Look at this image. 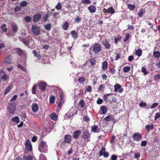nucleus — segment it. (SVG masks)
<instances>
[{
  "instance_id": "c85d7f7f",
  "label": "nucleus",
  "mask_w": 160,
  "mask_h": 160,
  "mask_svg": "<svg viewBox=\"0 0 160 160\" xmlns=\"http://www.w3.org/2000/svg\"><path fill=\"white\" fill-rule=\"evenodd\" d=\"M12 121L13 122H15L17 123H18L20 122V119L17 116H15L12 118Z\"/></svg>"
},
{
  "instance_id": "ddd939ff",
  "label": "nucleus",
  "mask_w": 160,
  "mask_h": 160,
  "mask_svg": "<svg viewBox=\"0 0 160 160\" xmlns=\"http://www.w3.org/2000/svg\"><path fill=\"white\" fill-rule=\"evenodd\" d=\"M26 148L30 151L32 150V146L30 142L28 140H27L26 142Z\"/></svg>"
},
{
  "instance_id": "393cba45",
  "label": "nucleus",
  "mask_w": 160,
  "mask_h": 160,
  "mask_svg": "<svg viewBox=\"0 0 160 160\" xmlns=\"http://www.w3.org/2000/svg\"><path fill=\"white\" fill-rule=\"evenodd\" d=\"M112 95V94L111 93H110L106 94L103 96V99L105 102H107L109 101V100L108 98V97L110 95Z\"/></svg>"
},
{
  "instance_id": "603ef678",
  "label": "nucleus",
  "mask_w": 160,
  "mask_h": 160,
  "mask_svg": "<svg viewBox=\"0 0 160 160\" xmlns=\"http://www.w3.org/2000/svg\"><path fill=\"white\" fill-rule=\"evenodd\" d=\"M11 86H10L9 87H8L5 90V91L4 92V94L5 95H6L12 89Z\"/></svg>"
},
{
  "instance_id": "4be33fe9",
  "label": "nucleus",
  "mask_w": 160,
  "mask_h": 160,
  "mask_svg": "<svg viewBox=\"0 0 160 160\" xmlns=\"http://www.w3.org/2000/svg\"><path fill=\"white\" fill-rule=\"evenodd\" d=\"M72 37L74 39H76L78 37V33L75 30H72L71 32Z\"/></svg>"
},
{
  "instance_id": "8fccbe9b",
  "label": "nucleus",
  "mask_w": 160,
  "mask_h": 160,
  "mask_svg": "<svg viewBox=\"0 0 160 160\" xmlns=\"http://www.w3.org/2000/svg\"><path fill=\"white\" fill-rule=\"evenodd\" d=\"M27 4V2L26 1H23L20 3V6L21 7H26Z\"/></svg>"
},
{
  "instance_id": "6e6d98bb",
  "label": "nucleus",
  "mask_w": 160,
  "mask_h": 160,
  "mask_svg": "<svg viewBox=\"0 0 160 160\" xmlns=\"http://www.w3.org/2000/svg\"><path fill=\"white\" fill-rule=\"evenodd\" d=\"M122 39V37L118 35V37L117 38L114 39V42L115 43H117L118 42L121 40Z\"/></svg>"
},
{
  "instance_id": "e2e57ef3",
  "label": "nucleus",
  "mask_w": 160,
  "mask_h": 160,
  "mask_svg": "<svg viewBox=\"0 0 160 160\" xmlns=\"http://www.w3.org/2000/svg\"><path fill=\"white\" fill-rule=\"evenodd\" d=\"M83 120L86 122H87L90 121V119L87 116H84V117L83 118Z\"/></svg>"
},
{
  "instance_id": "4468645a",
  "label": "nucleus",
  "mask_w": 160,
  "mask_h": 160,
  "mask_svg": "<svg viewBox=\"0 0 160 160\" xmlns=\"http://www.w3.org/2000/svg\"><path fill=\"white\" fill-rule=\"evenodd\" d=\"M38 106L37 103H33L32 105V109L34 112H36L38 111Z\"/></svg>"
},
{
  "instance_id": "423d86ee",
  "label": "nucleus",
  "mask_w": 160,
  "mask_h": 160,
  "mask_svg": "<svg viewBox=\"0 0 160 160\" xmlns=\"http://www.w3.org/2000/svg\"><path fill=\"white\" fill-rule=\"evenodd\" d=\"M63 141L66 143H71L72 141V136L69 134L65 135L63 138Z\"/></svg>"
},
{
  "instance_id": "6e6552de",
  "label": "nucleus",
  "mask_w": 160,
  "mask_h": 160,
  "mask_svg": "<svg viewBox=\"0 0 160 160\" xmlns=\"http://www.w3.org/2000/svg\"><path fill=\"white\" fill-rule=\"evenodd\" d=\"M81 134L82 132L80 130H78L76 131L73 133V137L75 139H78Z\"/></svg>"
},
{
  "instance_id": "a878e982",
  "label": "nucleus",
  "mask_w": 160,
  "mask_h": 160,
  "mask_svg": "<svg viewBox=\"0 0 160 160\" xmlns=\"http://www.w3.org/2000/svg\"><path fill=\"white\" fill-rule=\"evenodd\" d=\"M69 26V24L67 21H65L63 23V25L62 26L63 29L64 30H67L68 29Z\"/></svg>"
},
{
  "instance_id": "e433bc0d",
  "label": "nucleus",
  "mask_w": 160,
  "mask_h": 160,
  "mask_svg": "<svg viewBox=\"0 0 160 160\" xmlns=\"http://www.w3.org/2000/svg\"><path fill=\"white\" fill-rule=\"evenodd\" d=\"M17 52L19 56H21L23 53L22 50L19 48H18L16 49Z\"/></svg>"
},
{
  "instance_id": "cd10ccee",
  "label": "nucleus",
  "mask_w": 160,
  "mask_h": 160,
  "mask_svg": "<svg viewBox=\"0 0 160 160\" xmlns=\"http://www.w3.org/2000/svg\"><path fill=\"white\" fill-rule=\"evenodd\" d=\"M11 28L13 32H16L18 30V28L17 25L13 24L11 26Z\"/></svg>"
},
{
  "instance_id": "2eb2a0df",
  "label": "nucleus",
  "mask_w": 160,
  "mask_h": 160,
  "mask_svg": "<svg viewBox=\"0 0 160 160\" xmlns=\"http://www.w3.org/2000/svg\"><path fill=\"white\" fill-rule=\"evenodd\" d=\"M91 130L93 132H98L100 131V129L98 128V126L94 125L92 126Z\"/></svg>"
},
{
  "instance_id": "f704fd0d",
  "label": "nucleus",
  "mask_w": 160,
  "mask_h": 160,
  "mask_svg": "<svg viewBox=\"0 0 160 160\" xmlns=\"http://www.w3.org/2000/svg\"><path fill=\"white\" fill-rule=\"evenodd\" d=\"M92 88L90 86L88 85L87 87L86 88L85 91L84 92V94H86V92H91L92 91Z\"/></svg>"
},
{
  "instance_id": "7c9ffc66",
  "label": "nucleus",
  "mask_w": 160,
  "mask_h": 160,
  "mask_svg": "<svg viewBox=\"0 0 160 160\" xmlns=\"http://www.w3.org/2000/svg\"><path fill=\"white\" fill-rule=\"evenodd\" d=\"M6 24H3L1 26L0 28L2 32H5L7 31V28L6 27Z\"/></svg>"
},
{
  "instance_id": "49530a36",
  "label": "nucleus",
  "mask_w": 160,
  "mask_h": 160,
  "mask_svg": "<svg viewBox=\"0 0 160 160\" xmlns=\"http://www.w3.org/2000/svg\"><path fill=\"white\" fill-rule=\"evenodd\" d=\"M33 157L32 156L29 155L27 157L26 156L23 157V159L24 160H32Z\"/></svg>"
},
{
  "instance_id": "0eeeda50",
  "label": "nucleus",
  "mask_w": 160,
  "mask_h": 160,
  "mask_svg": "<svg viewBox=\"0 0 160 160\" xmlns=\"http://www.w3.org/2000/svg\"><path fill=\"white\" fill-rule=\"evenodd\" d=\"M38 87L41 91H45L46 90V83L45 82H41L38 84Z\"/></svg>"
},
{
  "instance_id": "72a5a7b5",
  "label": "nucleus",
  "mask_w": 160,
  "mask_h": 160,
  "mask_svg": "<svg viewBox=\"0 0 160 160\" xmlns=\"http://www.w3.org/2000/svg\"><path fill=\"white\" fill-rule=\"evenodd\" d=\"M85 80V79L83 77H81L78 79V81L80 83H84Z\"/></svg>"
},
{
  "instance_id": "39448f33",
  "label": "nucleus",
  "mask_w": 160,
  "mask_h": 160,
  "mask_svg": "<svg viewBox=\"0 0 160 160\" xmlns=\"http://www.w3.org/2000/svg\"><path fill=\"white\" fill-rule=\"evenodd\" d=\"M32 31L33 34L36 36L40 34L39 29L35 25L32 26Z\"/></svg>"
},
{
  "instance_id": "7ed1b4c3",
  "label": "nucleus",
  "mask_w": 160,
  "mask_h": 160,
  "mask_svg": "<svg viewBox=\"0 0 160 160\" xmlns=\"http://www.w3.org/2000/svg\"><path fill=\"white\" fill-rule=\"evenodd\" d=\"M101 44L99 43H95L93 45V52L96 54H98L101 49Z\"/></svg>"
},
{
  "instance_id": "052dcab7",
  "label": "nucleus",
  "mask_w": 160,
  "mask_h": 160,
  "mask_svg": "<svg viewBox=\"0 0 160 160\" xmlns=\"http://www.w3.org/2000/svg\"><path fill=\"white\" fill-rule=\"evenodd\" d=\"M109 71L112 75L115 73L116 71V70L113 68H111Z\"/></svg>"
},
{
  "instance_id": "ea45409f",
  "label": "nucleus",
  "mask_w": 160,
  "mask_h": 160,
  "mask_svg": "<svg viewBox=\"0 0 160 160\" xmlns=\"http://www.w3.org/2000/svg\"><path fill=\"white\" fill-rule=\"evenodd\" d=\"M17 67L18 68H20L24 72L26 71V68L24 66H22L20 64H18Z\"/></svg>"
},
{
  "instance_id": "bf43d9fd",
  "label": "nucleus",
  "mask_w": 160,
  "mask_h": 160,
  "mask_svg": "<svg viewBox=\"0 0 160 160\" xmlns=\"http://www.w3.org/2000/svg\"><path fill=\"white\" fill-rule=\"evenodd\" d=\"M160 78V75L159 74H157L155 75L154 79L155 81L158 80Z\"/></svg>"
},
{
  "instance_id": "79ce46f5",
  "label": "nucleus",
  "mask_w": 160,
  "mask_h": 160,
  "mask_svg": "<svg viewBox=\"0 0 160 160\" xmlns=\"http://www.w3.org/2000/svg\"><path fill=\"white\" fill-rule=\"evenodd\" d=\"M154 127L153 125L152 124L151 126L149 125H147L146 126L145 128L147 131H149L150 130V129H152Z\"/></svg>"
},
{
  "instance_id": "4c0bfd02",
  "label": "nucleus",
  "mask_w": 160,
  "mask_h": 160,
  "mask_svg": "<svg viewBox=\"0 0 160 160\" xmlns=\"http://www.w3.org/2000/svg\"><path fill=\"white\" fill-rule=\"evenodd\" d=\"M135 8L134 5L131 4H128V8L130 10H133Z\"/></svg>"
},
{
  "instance_id": "a19ab883",
  "label": "nucleus",
  "mask_w": 160,
  "mask_h": 160,
  "mask_svg": "<svg viewBox=\"0 0 160 160\" xmlns=\"http://www.w3.org/2000/svg\"><path fill=\"white\" fill-rule=\"evenodd\" d=\"M105 152V149L104 147H103L100 151L99 153V156L103 155V153Z\"/></svg>"
},
{
  "instance_id": "09e8293b",
  "label": "nucleus",
  "mask_w": 160,
  "mask_h": 160,
  "mask_svg": "<svg viewBox=\"0 0 160 160\" xmlns=\"http://www.w3.org/2000/svg\"><path fill=\"white\" fill-rule=\"evenodd\" d=\"M55 100V96H51L50 98V102L51 103H53Z\"/></svg>"
},
{
  "instance_id": "9b49d317",
  "label": "nucleus",
  "mask_w": 160,
  "mask_h": 160,
  "mask_svg": "<svg viewBox=\"0 0 160 160\" xmlns=\"http://www.w3.org/2000/svg\"><path fill=\"white\" fill-rule=\"evenodd\" d=\"M82 138L84 140L87 139L89 138L90 137V134L88 130H86L82 133Z\"/></svg>"
},
{
  "instance_id": "473e14b6",
  "label": "nucleus",
  "mask_w": 160,
  "mask_h": 160,
  "mask_svg": "<svg viewBox=\"0 0 160 160\" xmlns=\"http://www.w3.org/2000/svg\"><path fill=\"white\" fill-rule=\"evenodd\" d=\"M121 87L118 84H116L114 86V91L115 92L118 91V90L121 88Z\"/></svg>"
},
{
  "instance_id": "20e7f679",
  "label": "nucleus",
  "mask_w": 160,
  "mask_h": 160,
  "mask_svg": "<svg viewBox=\"0 0 160 160\" xmlns=\"http://www.w3.org/2000/svg\"><path fill=\"white\" fill-rule=\"evenodd\" d=\"M132 137L135 141L138 142L142 140V135L140 133L138 132H137L134 133Z\"/></svg>"
},
{
  "instance_id": "c03bdc74",
  "label": "nucleus",
  "mask_w": 160,
  "mask_h": 160,
  "mask_svg": "<svg viewBox=\"0 0 160 160\" xmlns=\"http://www.w3.org/2000/svg\"><path fill=\"white\" fill-rule=\"evenodd\" d=\"M51 24L50 23L47 24L44 26L45 28L47 30L49 31L51 28Z\"/></svg>"
},
{
  "instance_id": "13d9d810",
  "label": "nucleus",
  "mask_w": 160,
  "mask_h": 160,
  "mask_svg": "<svg viewBox=\"0 0 160 160\" xmlns=\"http://www.w3.org/2000/svg\"><path fill=\"white\" fill-rule=\"evenodd\" d=\"M158 103L157 102H154L151 106L150 108L153 109L156 108L158 105Z\"/></svg>"
},
{
  "instance_id": "774afa93",
  "label": "nucleus",
  "mask_w": 160,
  "mask_h": 160,
  "mask_svg": "<svg viewBox=\"0 0 160 160\" xmlns=\"http://www.w3.org/2000/svg\"><path fill=\"white\" fill-rule=\"evenodd\" d=\"M160 117V113L158 112L155 114V116L154 117V119L156 120L158 118Z\"/></svg>"
},
{
  "instance_id": "0e129e2a",
  "label": "nucleus",
  "mask_w": 160,
  "mask_h": 160,
  "mask_svg": "<svg viewBox=\"0 0 160 160\" xmlns=\"http://www.w3.org/2000/svg\"><path fill=\"white\" fill-rule=\"evenodd\" d=\"M121 54L120 53H118L116 54V56L115 58V60L116 61H117L119 59H120V56H121Z\"/></svg>"
},
{
  "instance_id": "69168bd1",
  "label": "nucleus",
  "mask_w": 160,
  "mask_h": 160,
  "mask_svg": "<svg viewBox=\"0 0 160 160\" xmlns=\"http://www.w3.org/2000/svg\"><path fill=\"white\" fill-rule=\"evenodd\" d=\"M147 143V142L146 141H142L141 143V146L142 147L146 146Z\"/></svg>"
},
{
  "instance_id": "3c124183",
  "label": "nucleus",
  "mask_w": 160,
  "mask_h": 160,
  "mask_svg": "<svg viewBox=\"0 0 160 160\" xmlns=\"http://www.w3.org/2000/svg\"><path fill=\"white\" fill-rule=\"evenodd\" d=\"M130 68L128 66H126L123 68V71L125 72H127L130 70Z\"/></svg>"
},
{
  "instance_id": "f257e3e1",
  "label": "nucleus",
  "mask_w": 160,
  "mask_h": 160,
  "mask_svg": "<svg viewBox=\"0 0 160 160\" xmlns=\"http://www.w3.org/2000/svg\"><path fill=\"white\" fill-rule=\"evenodd\" d=\"M16 104L15 102L8 103L7 108L10 113L13 114L16 111Z\"/></svg>"
},
{
  "instance_id": "864d4df0",
  "label": "nucleus",
  "mask_w": 160,
  "mask_h": 160,
  "mask_svg": "<svg viewBox=\"0 0 160 160\" xmlns=\"http://www.w3.org/2000/svg\"><path fill=\"white\" fill-rule=\"evenodd\" d=\"M62 8V5L60 2L58 3L55 6V8L58 10H60Z\"/></svg>"
},
{
  "instance_id": "338daca9",
  "label": "nucleus",
  "mask_w": 160,
  "mask_h": 160,
  "mask_svg": "<svg viewBox=\"0 0 160 160\" xmlns=\"http://www.w3.org/2000/svg\"><path fill=\"white\" fill-rule=\"evenodd\" d=\"M18 97V95H14L13 97L10 100V102H12L13 101L15 100Z\"/></svg>"
},
{
  "instance_id": "412c9836",
  "label": "nucleus",
  "mask_w": 160,
  "mask_h": 160,
  "mask_svg": "<svg viewBox=\"0 0 160 160\" xmlns=\"http://www.w3.org/2000/svg\"><path fill=\"white\" fill-rule=\"evenodd\" d=\"M12 58V56L11 55L8 56L4 60L5 62L8 63H11Z\"/></svg>"
},
{
  "instance_id": "aec40b11",
  "label": "nucleus",
  "mask_w": 160,
  "mask_h": 160,
  "mask_svg": "<svg viewBox=\"0 0 160 160\" xmlns=\"http://www.w3.org/2000/svg\"><path fill=\"white\" fill-rule=\"evenodd\" d=\"M104 120L107 121H112L114 120V117L112 115H109L105 117Z\"/></svg>"
},
{
  "instance_id": "bb28decb",
  "label": "nucleus",
  "mask_w": 160,
  "mask_h": 160,
  "mask_svg": "<svg viewBox=\"0 0 160 160\" xmlns=\"http://www.w3.org/2000/svg\"><path fill=\"white\" fill-rule=\"evenodd\" d=\"M142 54V50L139 48L137 50H136L135 52V55L138 56V57L141 56Z\"/></svg>"
},
{
  "instance_id": "680f3d73",
  "label": "nucleus",
  "mask_w": 160,
  "mask_h": 160,
  "mask_svg": "<svg viewBox=\"0 0 160 160\" xmlns=\"http://www.w3.org/2000/svg\"><path fill=\"white\" fill-rule=\"evenodd\" d=\"M81 2L86 4H90L91 2L89 0H82Z\"/></svg>"
},
{
  "instance_id": "b1692460",
  "label": "nucleus",
  "mask_w": 160,
  "mask_h": 160,
  "mask_svg": "<svg viewBox=\"0 0 160 160\" xmlns=\"http://www.w3.org/2000/svg\"><path fill=\"white\" fill-rule=\"evenodd\" d=\"M153 56L155 58H159L160 57V52L154 51L153 52Z\"/></svg>"
},
{
  "instance_id": "c9c22d12",
  "label": "nucleus",
  "mask_w": 160,
  "mask_h": 160,
  "mask_svg": "<svg viewBox=\"0 0 160 160\" xmlns=\"http://www.w3.org/2000/svg\"><path fill=\"white\" fill-rule=\"evenodd\" d=\"M105 87V85L103 84H101L98 88V91L102 92L103 91Z\"/></svg>"
},
{
  "instance_id": "2f4dec72",
  "label": "nucleus",
  "mask_w": 160,
  "mask_h": 160,
  "mask_svg": "<svg viewBox=\"0 0 160 160\" xmlns=\"http://www.w3.org/2000/svg\"><path fill=\"white\" fill-rule=\"evenodd\" d=\"M50 117L52 120L55 121L57 120L58 116L56 115V113L54 112L51 114Z\"/></svg>"
},
{
  "instance_id": "6ab92c4d",
  "label": "nucleus",
  "mask_w": 160,
  "mask_h": 160,
  "mask_svg": "<svg viewBox=\"0 0 160 160\" xmlns=\"http://www.w3.org/2000/svg\"><path fill=\"white\" fill-rule=\"evenodd\" d=\"M88 9L91 13H93L95 12L96 10V9L95 6L93 5H92L88 8Z\"/></svg>"
},
{
  "instance_id": "de8ad7c7",
  "label": "nucleus",
  "mask_w": 160,
  "mask_h": 160,
  "mask_svg": "<svg viewBox=\"0 0 160 160\" xmlns=\"http://www.w3.org/2000/svg\"><path fill=\"white\" fill-rule=\"evenodd\" d=\"M24 19L26 22H29L31 21L32 18L29 16H27L24 18Z\"/></svg>"
},
{
  "instance_id": "5701e85b",
  "label": "nucleus",
  "mask_w": 160,
  "mask_h": 160,
  "mask_svg": "<svg viewBox=\"0 0 160 160\" xmlns=\"http://www.w3.org/2000/svg\"><path fill=\"white\" fill-rule=\"evenodd\" d=\"M106 11L108 13L112 14H114L115 12V11L112 6L109 7Z\"/></svg>"
},
{
  "instance_id": "f03ea898",
  "label": "nucleus",
  "mask_w": 160,
  "mask_h": 160,
  "mask_svg": "<svg viewBox=\"0 0 160 160\" xmlns=\"http://www.w3.org/2000/svg\"><path fill=\"white\" fill-rule=\"evenodd\" d=\"M47 148V145L46 142L42 141L39 145V151L42 152H45L48 151Z\"/></svg>"
},
{
  "instance_id": "58836bf2",
  "label": "nucleus",
  "mask_w": 160,
  "mask_h": 160,
  "mask_svg": "<svg viewBox=\"0 0 160 160\" xmlns=\"http://www.w3.org/2000/svg\"><path fill=\"white\" fill-rule=\"evenodd\" d=\"M141 72L143 73L144 75H147L148 73V72L146 70L145 67H142Z\"/></svg>"
},
{
  "instance_id": "a18cd8bd",
  "label": "nucleus",
  "mask_w": 160,
  "mask_h": 160,
  "mask_svg": "<svg viewBox=\"0 0 160 160\" xmlns=\"http://www.w3.org/2000/svg\"><path fill=\"white\" fill-rule=\"evenodd\" d=\"M84 104L85 102L83 100H82L80 101L79 103V106L81 108H84Z\"/></svg>"
},
{
  "instance_id": "dca6fc26",
  "label": "nucleus",
  "mask_w": 160,
  "mask_h": 160,
  "mask_svg": "<svg viewBox=\"0 0 160 160\" xmlns=\"http://www.w3.org/2000/svg\"><path fill=\"white\" fill-rule=\"evenodd\" d=\"M19 40L24 43V45L27 46H28L29 44V40H27L23 38L20 37L19 38Z\"/></svg>"
},
{
  "instance_id": "1a4fd4ad",
  "label": "nucleus",
  "mask_w": 160,
  "mask_h": 160,
  "mask_svg": "<svg viewBox=\"0 0 160 160\" xmlns=\"http://www.w3.org/2000/svg\"><path fill=\"white\" fill-rule=\"evenodd\" d=\"M102 44L104 46L105 48L109 49L110 48V45L107 39H105L102 42Z\"/></svg>"
},
{
  "instance_id": "f3484780",
  "label": "nucleus",
  "mask_w": 160,
  "mask_h": 160,
  "mask_svg": "<svg viewBox=\"0 0 160 160\" xmlns=\"http://www.w3.org/2000/svg\"><path fill=\"white\" fill-rule=\"evenodd\" d=\"M88 62H89L90 65L93 67H94L96 64V60L93 58H89L88 60Z\"/></svg>"
},
{
  "instance_id": "f8f14e48",
  "label": "nucleus",
  "mask_w": 160,
  "mask_h": 160,
  "mask_svg": "<svg viewBox=\"0 0 160 160\" xmlns=\"http://www.w3.org/2000/svg\"><path fill=\"white\" fill-rule=\"evenodd\" d=\"M107 111V108L106 106H103L101 107L99 114H105Z\"/></svg>"
},
{
  "instance_id": "5fc2aeb1",
  "label": "nucleus",
  "mask_w": 160,
  "mask_h": 160,
  "mask_svg": "<svg viewBox=\"0 0 160 160\" xmlns=\"http://www.w3.org/2000/svg\"><path fill=\"white\" fill-rule=\"evenodd\" d=\"M76 17L77 18L75 19L74 21L77 23H78L81 22V18L77 15L76 16Z\"/></svg>"
},
{
  "instance_id": "c756f323",
  "label": "nucleus",
  "mask_w": 160,
  "mask_h": 160,
  "mask_svg": "<svg viewBox=\"0 0 160 160\" xmlns=\"http://www.w3.org/2000/svg\"><path fill=\"white\" fill-rule=\"evenodd\" d=\"M145 10L142 9H141L140 11L138 13V16L139 17L141 18L143 14L145 13Z\"/></svg>"
},
{
  "instance_id": "37998d69",
  "label": "nucleus",
  "mask_w": 160,
  "mask_h": 160,
  "mask_svg": "<svg viewBox=\"0 0 160 160\" xmlns=\"http://www.w3.org/2000/svg\"><path fill=\"white\" fill-rule=\"evenodd\" d=\"M8 78V75L5 74L4 73L3 75L0 78V81L2 80H3L4 81H6Z\"/></svg>"
},
{
  "instance_id": "4d7b16f0",
  "label": "nucleus",
  "mask_w": 160,
  "mask_h": 160,
  "mask_svg": "<svg viewBox=\"0 0 160 160\" xmlns=\"http://www.w3.org/2000/svg\"><path fill=\"white\" fill-rule=\"evenodd\" d=\"M36 85H34L33 86V87H32V93L34 94H35L37 93V92L36 91Z\"/></svg>"
},
{
  "instance_id": "a211bd4d",
  "label": "nucleus",
  "mask_w": 160,
  "mask_h": 160,
  "mask_svg": "<svg viewBox=\"0 0 160 160\" xmlns=\"http://www.w3.org/2000/svg\"><path fill=\"white\" fill-rule=\"evenodd\" d=\"M108 64L107 61H104L102 64V70H106L108 68Z\"/></svg>"
},
{
  "instance_id": "9d476101",
  "label": "nucleus",
  "mask_w": 160,
  "mask_h": 160,
  "mask_svg": "<svg viewBox=\"0 0 160 160\" xmlns=\"http://www.w3.org/2000/svg\"><path fill=\"white\" fill-rule=\"evenodd\" d=\"M41 18V15L39 13H38L34 15L33 18V21L34 22H36L39 21Z\"/></svg>"
}]
</instances>
